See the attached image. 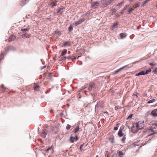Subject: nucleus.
I'll use <instances>...</instances> for the list:
<instances>
[{
	"label": "nucleus",
	"mask_w": 157,
	"mask_h": 157,
	"mask_svg": "<svg viewBox=\"0 0 157 157\" xmlns=\"http://www.w3.org/2000/svg\"><path fill=\"white\" fill-rule=\"evenodd\" d=\"M144 121L141 120L136 123L133 124L131 128L132 132L134 133H136L139 130L142 128L144 127Z\"/></svg>",
	"instance_id": "1"
},
{
	"label": "nucleus",
	"mask_w": 157,
	"mask_h": 157,
	"mask_svg": "<svg viewBox=\"0 0 157 157\" xmlns=\"http://www.w3.org/2000/svg\"><path fill=\"white\" fill-rule=\"evenodd\" d=\"M103 106L102 105V103L101 102L98 103L97 104L95 105V109L96 111H98L101 109Z\"/></svg>",
	"instance_id": "2"
},
{
	"label": "nucleus",
	"mask_w": 157,
	"mask_h": 157,
	"mask_svg": "<svg viewBox=\"0 0 157 157\" xmlns=\"http://www.w3.org/2000/svg\"><path fill=\"white\" fill-rule=\"evenodd\" d=\"M21 30L23 32L25 33H24V34L22 35V36L23 38L26 37L27 38H28L30 37L29 35H26L27 32H28V29H21Z\"/></svg>",
	"instance_id": "3"
},
{
	"label": "nucleus",
	"mask_w": 157,
	"mask_h": 157,
	"mask_svg": "<svg viewBox=\"0 0 157 157\" xmlns=\"http://www.w3.org/2000/svg\"><path fill=\"white\" fill-rule=\"evenodd\" d=\"M100 2H96L92 3L91 5L93 7L96 8L99 5Z\"/></svg>",
	"instance_id": "4"
},
{
	"label": "nucleus",
	"mask_w": 157,
	"mask_h": 157,
	"mask_svg": "<svg viewBox=\"0 0 157 157\" xmlns=\"http://www.w3.org/2000/svg\"><path fill=\"white\" fill-rule=\"evenodd\" d=\"M85 20V19L84 18H83L79 20L78 21L76 22L75 24V26H77L80 24H81L82 22L84 21Z\"/></svg>",
	"instance_id": "5"
},
{
	"label": "nucleus",
	"mask_w": 157,
	"mask_h": 157,
	"mask_svg": "<svg viewBox=\"0 0 157 157\" xmlns=\"http://www.w3.org/2000/svg\"><path fill=\"white\" fill-rule=\"evenodd\" d=\"M157 109H155L153 110L151 112V115L153 117H157Z\"/></svg>",
	"instance_id": "6"
},
{
	"label": "nucleus",
	"mask_w": 157,
	"mask_h": 157,
	"mask_svg": "<svg viewBox=\"0 0 157 157\" xmlns=\"http://www.w3.org/2000/svg\"><path fill=\"white\" fill-rule=\"evenodd\" d=\"M65 8H58V13H59L60 14H62L65 11Z\"/></svg>",
	"instance_id": "7"
},
{
	"label": "nucleus",
	"mask_w": 157,
	"mask_h": 157,
	"mask_svg": "<svg viewBox=\"0 0 157 157\" xmlns=\"http://www.w3.org/2000/svg\"><path fill=\"white\" fill-rule=\"evenodd\" d=\"M75 137H74L72 136H71L70 140L71 141V142L72 143H73L74 142L75 140L76 141L78 140V138L77 137V136L76 135Z\"/></svg>",
	"instance_id": "8"
},
{
	"label": "nucleus",
	"mask_w": 157,
	"mask_h": 157,
	"mask_svg": "<svg viewBox=\"0 0 157 157\" xmlns=\"http://www.w3.org/2000/svg\"><path fill=\"white\" fill-rule=\"evenodd\" d=\"M47 134V131L45 130H44L43 131L41 135V136L43 138H44L46 137Z\"/></svg>",
	"instance_id": "9"
},
{
	"label": "nucleus",
	"mask_w": 157,
	"mask_h": 157,
	"mask_svg": "<svg viewBox=\"0 0 157 157\" xmlns=\"http://www.w3.org/2000/svg\"><path fill=\"white\" fill-rule=\"evenodd\" d=\"M15 38V37L14 35H11L9 37V39H8V40L9 42L11 41H12Z\"/></svg>",
	"instance_id": "10"
},
{
	"label": "nucleus",
	"mask_w": 157,
	"mask_h": 157,
	"mask_svg": "<svg viewBox=\"0 0 157 157\" xmlns=\"http://www.w3.org/2000/svg\"><path fill=\"white\" fill-rule=\"evenodd\" d=\"M126 67V66H124V67H123L121 68H120L119 69H118V70H116V71H114L113 72V74H117L119 71L123 69Z\"/></svg>",
	"instance_id": "11"
},
{
	"label": "nucleus",
	"mask_w": 157,
	"mask_h": 157,
	"mask_svg": "<svg viewBox=\"0 0 157 157\" xmlns=\"http://www.w3.org/2000/svg\"><path fill=\"white\" fill-rule=\"evenodd\" d=\"M71 45L70 43L68 41H65L64 42L63 46L65 47L66 46H70Z\"/></svg>",
	"instance_id": "12"
},
{
	"label": "nucleus",
	"mask_w": 157,
	"mask_h": 157,
	"mask_svg": "<svg viewBox=\"0 0 157 157\" xmlns=\"http://www.w3.org/2000/svg\"><path fill=\"white\" fill-rule=\"evenodd\" d=\"M145 75L144 74V71H142L139 73H138V74H136V76H139L140 75Z\"/></svg>",
	"instance_id": "13"
},
{
	"label": "nucleus",
	"mask_w": 157,
	"mask_h": 157,
	"mask_svg": "<svg viewBox=\"0 0 157 157\" xmlns=\"http://www.w3.org/2000/svg\"><path fill=\"white\" fill-rule=\"evenodd\" d=\"M118 25V23L117 22H116V23H114L112 27V29H114L117 28Z\"/></svg>",
	"instance_id": "14"
},
{
	"label": "nucleus",
	"mask_w": 157,
	"mask_h": 157,
	"mask_svg": "<svg viewBox=\"0 0 157 157\" xmlns=\"http://www.w3.org/2000/svg\"><path fill=\"white\" fill-rule=\"evenodd\" d=\"M67 52V50L66 49H64V50H63L61 54V56H63L64 55H65L66 53Z\"/></svg>",
	"instance_id": "15"
},
{
	"label": "nucleus",
	"mask_w": 157,
	"mask_h": 157,
	"mask_svg": "<svg viewBox=\"0 0 157 157\" xmlns=\"http://www.w3.org/2000/svg\"><path fill=\"white\" fill-rule=\"evenodd\" d=\"M29 0H22V3L21 4L22 6H23L26 3H27Z\"/></svg>",
	"instance_id": "16"
},
{
	"label": "nucleus",
	"mask_w": 157,
	"mask_h": 157,
	"mask_svg": "<svg viewBox=\"0 0 157 157\" xmlns=\"http://www.w3.org/2000/svg\"><path fill=\"white\" fill-rule=\"evenodd\" d=\"M120 36L122 39L126 37V36L125 34L124 33H121L120 34Z\"/></svg>",
	"instance_id": "17"
},
{
	"label": "nucleus",
	"mask_w": 157,
	"mask_h": 157,
	"mask_svg": "<svg viewBox=\"0 0 157 157\" xmlns=\"http://www.w3.org/2000/svg\"><path fill=\"white\" fill-rule=\"evenodd\" d=\"M51 5L52 7L56 6V2H52L51 3Z\"/></svg>",
	"instance_id": "18"
},
{
	"label": "nucleus",
	"mask_w": 157,
	"mask_h": 157,
	"mask_svg": "<svg viewBox=\"0 0 157 157\" xmlns=\"http://www.w3.org/2000/svg\"><path fill=\"white\" fill-rule=\"evenodd\" d=\"M151 71V69H150L148 70H147L146 72H144L145 75H147Z\"/></svg>",
	"instance_id": "19"
},
{
	"label": "nucleus",
	"mask_w": 157,
	"mask_h": 157,
	"mask_svg": "<svg viewBox=\"0 0 157 157\" xmlns=\"http://www.w3.org/2000/svg\"><path fill=\"white\" fill-rule=\"evenodd\" d=\"M155 133V132H154L153 130H150V132L149 133V135H151L153 134H154Z\"/></svg>",
	"instance_id": "20"
},
{
	"label": "nucleus",
	"mask_w": 157,
	"mask_h": 157,
	"mask_svg": "<svg viewBox=\"0 0 157 157\" xmlns=\"http://www.w3.org/2000/svg\"><path fill=\"white\" fill-rule=\"evenodd\" d=\"M94 88V86L92 85H91L90 86V87L88 88V90L89 91H91Z\"/></svg>",
	"instance_id": "21"
},
{
	"label": "nucleus",
	"mask_w": 157,
	"mask_h": 157,
	"mask_svg": "<svg viewBox=\"0 0 157 157\" xmlns=\"http://www.w3.org/2000/svg\"><path fill=\"white\" fill-rule=\"evenodd\" d=\"M118 157H122L121 156L123 155H124V153L122 151H120L118 152Z\"/></svg>",
	"instance_id": "22"
},
{
	"label": "nucleus",
	"mask_w": 157,
	"mask_h": 157,
	"mask_svg": "<svg viewBox=\"0 0 157 157\" xmlns=\"http://www.w3.org/2000/svg\"><path fill=\"white\" fill-rule=\"evenodd\" d=\"M39 88L40 86L39 85H36L34 87V89L35 90L37 91Z\"/></svg>",
	"instance_id": "23"
},
{
	"label": "nucleus",
	"mask_w": 157,
	"mask_h": 157,
	"mask_svg": "<svg viewBox=\"0 0 157 157\" xmlns=\"http://www.w3.org/2000/svg\"><path fill=\"white\" fill-rule=\"evenodd\" d=\"M73 29L72 25H70L68 28L69 31L71 32L73 30Z\"/></svg>",
	"instance_id": "24"
},
{
	"label": "nucleus",
	"mask_w": 157,
	"mask_h": 157,
	"mask_svg": "<svg viewBox=\"0 0 157 157\" xmlns=\"http://www.w3.org/2000/svg\"><path fill=\"white\" fill-rule=\"evenodd\" d=\"M155 101V99H152V100L149 101L147 102V103H149V104L152 103Z\"/></svg>",
	"instance_id": "25"
},
{
	"label": "nucleus",
	"mask_w": 157,
	"mask_h": 157,
	"mask_svg": "<svg viewBox=\"0 0 157 157\" xmlns=\"http://www.w3.org/2000/svg\"><path fill=\"white\" fill-rule=\"evenodd\" d=\"M118 135L120 137H121L123 135V134H122V132L121 130H119L118 132Z\"/></svg>",
	"instance_id": "26"
},
{
	"label": "nucleus",
	"mask_w": 157,
	"mask_h": 157,
	"mask_svg": "<svg viewBox=\"0 0 157 157\" xmlns=\"http://www.w3.org/2000/svg\"><path fill=\"white\" fill-rule=\"evenodd\" d=\"M79 129V126H77L76 128L75 129V133H76L77 132H78V131Z\"/></svg>",
	"instance_id": "27"
},
{
	"label": "nucleus",
	"mask_w": 157,
	"mask_h": 157,
	"mask_svg": "<svg viewBox=\"0 0 157 157\" xmlns=\"http://www.w3.org/2000/svg\"><path fill=\"white\" fill-rule=\"evenodd\" d=\"M71 125L69 124H67L66 126V128L67 130H69L71 128Z\"/></svg>",
	"instance_id": "28"
},
{
	"label": "nucleus",
	"mask_w": 157,
	"mask_h": 157,
	"mask_svg": "<svg viewBox=\"0 0 157 157\" xmlns=\"http://www.w3.org/2000/svg\"><path fill=\"white\" fill-rule=\"evenodd\" d=\"M140 6V5L139 3H137L134 6V7L135 8H136L138 7H139Z\"/></svg>",
	"instance_id": "29"
},
{
	"label": "nucleus",
	"mask_w": 157,
	"mask_h": 157,
	"mask_svg": "<svg viewBox=\"0 0 157 157\" xmlns=\"http://www.w3.org/2000/svg\"><path fill=\"white\" fill-rule=\"evenodd\" d=\"M124 3V2L123 1L122 2L118 3L117 5V6H120L122 5H123Z\"/></svg>",
	"instance_id": "30"
},
{
	"label": "nucleus",
	"mask_w": 157,
	"mask_h": 157,
	"mask_svg": "<svg viewBox=\"0 0 157 157\" xmlns=\"http://www.w3.org/2000/svg\"><path fill=\"white\" fill-rule=\"evenodd\" d=\"M52 147H49L48 149L45 150V151L46 152H48V151L52 149Z\"/></svg>",
	"instance_id": "31"
},
{
	"label": "nucleus",
	"mask_w": 157,
	"mask_h": 157,
	"mask_svg": "<svg viewBox=\"0 0 157 157\" xmlns=\"http://www.w3.org/2000/svg\"><path fill=\"white\" fill-rule=\"evenodd\" d=\"M149 64L151 66H154L155 65V62H152L149 63Z\"/></svg>",
	"instance_id": "32"
},
{
	"label": "nucleus",
	"mask_w": 157,
	"mask_h": 157,
	"mask_svg": "<svg viewBox=\"0 0 157 157\" xmlns=\"http://www.w3.org/2000/svg\"><path fill=\"white\" fill-rule=\"evenodd\" d=\"M134 9L133 8H130V9L128 11V12L129 13H130L131 12H132V11L133 10H134Z\"/></svg>",
	"instance_id": "33"
},
{
	"label": "nucleus",
	"mask_w": 157,
	"mask_h": 157,
	"mask_svg": "<svg viewBox=\"0 0 157 157\" xmlns=\"http://www.w3.org/2000/svg\"><path fill=\"white\" fill-rule=\"evenodd\" d=\"M125 139H126V138L124 136L122 139V141L124 143L125 142Z\"/></svg>",
	"instance_id": "34"
},
{
	"label": "nucleus",
	"mask_w": 157,
	"mask_h": 157,
	"mask_svg": "<svg viewBox=\"0 0 157 157\" xmlns=\"http://www.w3.org/2000/svg\"><path fill=\"white\" fill-rule=\"evenodd\" d=\"M86 88V86H83L80 89H81V90H82L83 89H85Z\"/></svg>",
	"instance_id": "35"
},
{
	"label": "nucleus",
	"mask_w": 157,
	"mask_h": 157,
	"mask_svg": "<svg viewBox=\"0 0 157 157\" xmlns=\"http://www.w3.org/2000/svg\"><path fill=\"white\" fill-rule=\"evenodd\" d=\"M132 115L131 114L128 117V119H129L130 118H131L132 117Z\"/></svg>",
	"instance_id": "36"
},
{
	"label": "nucleus",
	"mask_w": 157,
	"mask_h": 157,
	"mask_svg": "<svg viewBox=\"0 0 157 157\" xmlns=\"http://www.w3.org/2000/svg\"><path fill=\"white\" fill-rule=\"evenodd\" d=\"M84 144H83L81 145L80 147V149L81 150L82 148V147L84 146Z\"/></svg>",
	"instance_id": "37"
},
{
	"label": "nucleus",
	"mask_w": 157,
	"mask_h": 157,
	"mask_svg": "<svg viewBox=\"0 0 157 157\" xmlns=\"http://www.w3.org/2000/svg\"><path fill=\"white\" fill-rule=\"evenodd\" d=\"M128 5H126L125 7L124 8L123 10L124 11V10H125L126 9V8L127 7H128Z\"/></svg>",
	"instance_id": "38"
},
{
	"label": "nucleus",
	"mask_w": 157,
	"mask_h": 157,
	"mask_svg": "<svg viewBox=\"0 0 157 157\" xmlns=\"http://www.w3.org/2000/svg\"><path fill=\"white\" fill-rule=\"evenodd\" d=\"M118 128L117 127H115L114 128V130L115 131L117 130Z\"/></svg>",
	"instance_id": "39"
},
{
	"label": "nucleus",
	"mask_w": 157,
	"mask_h": 157,
	"mask_svg": "<svg viewBox=\"0 0 157 157\" xmlns=\"http://www.w3.org/2000/svg\"><path fill=\"white\" fill-rule=\"evenodd\" d=\"M108 5V4L107 3H105V4H103V5H104L105 6H106Z\"/></svg>",
	"instance_id": "40"
},
{
	"label": "nucleus",
	"mask_w": 157,
	"mask_h": 157,
	"mask_svg": "<svg viewBox=\"0 0 157 157\" xmlns=\"http://www.w3.org/2000/svg\"><path fill=\"white\" fill-rule=\"evenodd\" d=\"M154 125L157 127V121L155 122V124H154Z\"/></svg>",
	"instance_id": "41"
},
{
	"label": "nucleus",
	"mask_w": 157,
	"mask_h": 157,
	"mask_svg": "<svg viewBox=\"0 0 157 157\" xmlns=\"http://www.w3.org/2000/svg\"><path fill=\"white\" fill-rule=\"evenodd\" d=\"M112 11L113 13L115 12L116 11V9H113L112 10Z\"/></svg>",
	"instance_id": "42"
},
{
	"label": "nucleus",
	"mask_w": 157,
	"mask_h": 157,
	"mask_svg": "<svg viewBox=\"0 0 157 157\" xmlns=\"http://www.w3.org/2000/svg\"><path fill=\"white\" fill-rule=\"evenodd\" d=\"M68 59H72L71 58V56H69L68 57H67V58Z\"/></svg>",
	"instance_id": "43"
},
{
	"label": "nucleus",
	"mask_w": 157,
	"mask_h": 157,
	"mask_svg": "<svg viewBox=\"0 0 157 157\" xmlns=\"http://www.w3.org/2000/svg\"><path fill=\"white\" fill-rule=\"evenodd\" d=\"M147 1L146 0H145V1H144V2L143 3V5H144V4H146V3H147Z\"/></svg>",
	"instance_id": "44"
},
{
	"label": "nucleus",
	"mask_w": 157,
	"mask_h": 157,
	"mask_svg": "<svg viewBox=\"0 0 157 157\" xmlns=\"http://www.w3.org/2000/svg\"><path fill=\"white\" fill-rule=\"evenodd\" d=\"M66 58L64 57L63 58V59H62V60L64 61L66 60Z\"/></svg>",
	"instance_id": "45"
},
{
	"label": "nucleus",
	"mask_w": 157,
	"mask_h": 157,
	"mask_svg": "<svg viewBox=\"0 0 157 157\" xmlns=\"http://www.w3.org/2000/svg\"><path fill=\"white\" fill-rule=\"evenodd\" d=\"M80 56H79L78 57V58H77L76 57H75V58L74 59H76L77 58H78Z\"/></svg>",
	"instance_id": "46"
},
{
	"label": "nucleus",
	"mask_w": 157,
	"mask_h": 157,
	"mask_svg": "<svg viewBox=\"0 0 157 157\" xmlns=\"http://www.w3.org/2000/svg\"><path fill=\"white\" fill-rule=\"evenodd\" d=\"M157 71V68L155 69V70L154 71Z\"/></svg>",
	"instance_id": "47"
},
{
	"label": "nucleus",
	"mask_w": 157,
	"mask_h": 157,
	"mask_svg": "<svg viewBox=\"0 0 157 157\" xmlns=\"http://www.w3.org/2000/svg\"><path fill=\"white\" fill-rule=\"evenodd\" d=\"M104 113H108V112H107V111L104 112Z\"/></svg>",
	"instance_id": "48"
},
{
	"label": "nucleus",
	"mask_w": 157,
	"mask_h": 157,
	"mask_svg": "<svg viewBox=\"0 0 157 157\" xmlns=\"http://www.w3.org/2000/svg\"><path fill=\"white\" fill-rule=\"evenodd\" d=\"M1 86L2 87H3L4 86L3 85H2Z\"/></svg>",
	"instance_id": "49"
},
{
	"label": "nucleus",
	"mask_w": 157,
	"mask_h": 157,
	"mask_svg": "<svg viewBox=\"0 0 157 157\" xmlns=\"http://www.w3.org/2000/svg\"><path fill=\"white\" fill-rule=\"evenodd\" d=\"M147 2H148L150 1V0H146Z\"/></svg>",
	"instance_id": "50"
},
{
	"label": "nucleus",
	"mask_w": 157,
	"mask_h": 157,
	"mask_svg": "<svg viewBox=\"0 0 157 157\" xmlns=\"http://www.w3.org/2000/svg\"><path fill=\"white\" fill-rule=\"evenodd\" d=\"M130 2H132L133 0H129Z\"/></svg>",
	"instance_id": "51"
},
{
	"label": "nucleus",
	"mask_w": 157,
	"mask_h": 157,
	"mask_svg": "<svg viewBox=\"0 0 157 157\" xmlns=\"http://www.w3.org/2000/svg\"><path fill=\"white\" fill-rule=\"evenodd\" d=\"M96 157H99L98 155H97Z\"/></svg>",
	"instance_id": "52"
},
{
	"label": "nucleus",
	"mask_w": 157,
	"mask_h": 157,
	"mask_svg": "<svg viewBox=\"0 0 157 157\" xmlns=\"http://www.w3.org/2000/svg\"><path fill=\"white\" fill-rule=\"evenodd\" d=\"M68 53H70V52H69H69H68Z\"/></svg>",
	"instance_id": "53"
}]
</instances>
